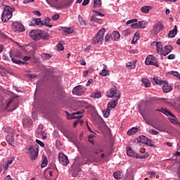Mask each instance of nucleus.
Instances as JSON below:
<instances>
[{
  "label": "nucleus",
  "instance_id": "44",
  "mask_svg": "<svg viewBox=\"0 0 180 180\" xmlns=\"http://www.w3.org/2000/svg\"><path fill=\"white\" fill-rule=\"evenodd\" d=\"M93 12H94V15H96V18H98V16H105V14H103L98 11L93 10Z\"/></svg>",
  "mask_w": 180,
  "mask_h": 180
},
{
  "label": "nucleus",
  "instance_id": "38",
  "mask_svg": "<svg viewBox=\"0 0 180 180\" xmlns=\"http://www.w3.org/2000/svg\"><path fill=\"white\" fill-rule=\"evenodd\" d=\"M139 38H140V34H139V32H136L131 41V44H134V43H136V41H137Z\"/></svg>",
  "mask_w": 180,
  "mask_h": 180
},
{
  "label": "nucleus",
  "instance_id": "43",
  "mask_svg": "<svg viewBox=\"0 0 180 180\" xmlns=\"http://www.w3.org/2000/svg\"><path fill=\"white\" fill-rule=\"evenodd\" d=\"M56 47H57L58 51H64V46L62 44H58Z\"/></svg>",
  "mask_w": 180,
  "mask_h": 180
},
{
  "label": "nucleus",
  "instance_id": "13",
  "mask_svg": "<svg viewBox=\"0 0 180 180\" xmlns=\"http://www.w3.org/2000/svg\"><path fill=\"white\" fill-rule=\"evenodd\" d=\"M67 117L69 120H72V119H81L84 115H82V112L81 111H78L77 112H73L72 114H68L67 112Z\"/></svg>",
  "mask_w": 180,
  "mask_h": 180
},
{
  "label": "nucleus",
  "instance_id": "46",
  "mask_svg": "<svg viewBox=\"0 0 180 180\" xmlns=\"http://www.w3.org/2000/svg\"><path fill=\"white\" fill-rule=\"evenodd\" d=\"M124 34L125 36H130L131 34V29H127L124 31Z\"/></svg>",
  "mask_w": 180,
  "mask_h": 180
},
{
  "label": "nucleus",
  "instance_id": "31",
  "mask_svg": "<svg viewBox=\"0 0 180 180\" xmlns=\"http://www.w3.org/2000/svg\"><path fill=\"white\" fill-rule=\"evenodd\" d=\"M33 22H34V25H37V26H44L43 21H41V18H34Z\"/></svg>",
  "mask_w": 180,
  "mask_h": 180
},
{
  "label": "nucleus",
  "instance_id": "47",
  "mask_svg": "<svg viewBox=\"0 0 180 180\" xmlns=\"http://www.w3.org/2000/svg\"><path fill=\"white\" fill-rule=\"evenodd\" d=\"M53 20H58L60 19V14L56 13L52 16Z\"/></svg>",
  "mask_w": 180,
  "mask_h": 180
},
{
  "label": "nucleus",
  "instance_id": "51",
  "mask_svg": "<svg viewBox=\"0 0 180 180\" xmlns=\"http://www.w3.org/2000/svg\"><path fill=\"white\" fill-rule=\"evenodd\" d=\"M146 144H148L150 147H154V144L151 143V140L148 139V141H146Z\"/></svg>",
  "mask_w": 180,
  "mask_h": 180
},
{
  "label": "nucleus",
  "instance_id": "10",
  "mask_svg": "<svg viewBox=\"0 0 180 180\" xmlns=\"http://www.w3.org/2000/svg\"><path fill=\"white\" fill-rule=\"evenodd\" d=\"M41 33V30H33L30 32L29 35L32 40H40Z\"/></svg>",
  "mask_w": 180,
  "mask_h": 180
},
{
  "label": "nucleus",
  "instance_id": "54",
  "mask_svg": "<svg viewBox=\"0 0 180 180\" xmlns=\"http://www.w3.org/2000/svg\"><path fill=\"white\" fill-rule=\"evenodd\" d=\"M89 4V0H84V1L82 2L83 6H86V5H88Z\"/></svg>",
  "mask_w": 180,
  "mask_h": 180
},
{
  "label": "nucleus",
  "instance_id": "59",
  "mask_svg": "<svg viewBox=\"0 0 180 180\" xmlns=\"http://www.w3.org/2000/svg\"><path fill=\"white\" fill-rule=\"evenodd\" d=\"M34 15H37V16H40L41 15V13H40V11H35L34 12Z\"/></svg>",
  "mask_w": 180,
  "mask_h": 180
},
{
  "label": "nucleus",
  "instance_id": "53",
  "mask_svg": "<svg viewBox=\"0 0 180 180\" xmlns=\"http://www.w3.org/2000/svg\"><path fill=\"white\" fill-rule=\"evenodd\" d=\"M150 134H158V131L155 129L150 130Z\"/></svg>",
  "mask_w": 180,
  "mask_h": 180
},
{
  "label": "nucleus",
  "instance_id": "41",
  "mask_svg": "<svg viewBox=\"0 0 180 180\" xmlns=\"http://www.w3.org/2000/svg\"><path fill=\"white\" fill-rule=\"evenodd\" d=\"M104 117H108L110 115V108H107L103 111Z\"/></svg>",
  "mask_w": 180,
  "mask_h": 180
},
{
  "label": "nucleus",
  "instance_id": "42",
  "mask_svg": "<svg viewBox=\"0 0 180 180\" xmlns=\"http://www.w3.org/2000/svg\"><path fill=\"white\" fill-rule=\"evenodd\" d=\"M79 20L82 26H86V22L84 20V19H82V17H81V15H79Z\"/></svg>",
  "mask_w": 180,
  "mask_h": 180
},
{
  "label": "nucleus",
  "instance_id": "6",
  "mask_svg": "<svg viewBox=\"0 0 180 180\" xmlns=\"http://www.w3.org/2000/svg\"><path fill=\"white\" fill-rule=\"evenodd\" d=\"M106 30L105 28L101 29L95 37L93 39V44H98V43H102L103 41V36L105 35Z\"/></svg>",
  "mask_w": 180,
  "mask_h": 180
},
{
  "label": "nucleus",
  "instance_id": "36",
  "mask_svg": "<svg viewBox=\"0 0 180 180\" xmlns=\"http://www.w3.org/2000/svg\"><path fill=\"white\" fill-rule=\"evenodd\" d=\"M94 8H101L102 6V0H94Z\"/></svg>",
  "mask_w": 180,
  "mask_h": 180
},
{
  "label": "nucleus",
  "instance_id": "20",
  "mask_svg": "<svg viewBox=\"0 0 180 180\" xmlns=\"http://www.w3.org/2000/svg\"><path fill=\"white\" fill-rule=\"evenodd\" d=\"M32 124L33 121H32V119L29 117H26L22 120V124L24 127H30V126Z\"/></svg>",
  "mask_w": 180,
  "mask_h": 180
},
{
  "label": "nucleus",
  "instance_id": "1",
  "mask_svg": "<svg viewBox=\"0 0 180 180\" xmlns=\"http://www.w3.org/2000/svg\"><path fill=\"white\" fill-rule=\"evenodd\" d=\"M151 46L153 47L155 46L156 51L158 54L160 56H168L171 51H172V46L171 45H166L162 47V44L161 42L153 41L151 43Z\"/></svg>",
  "mask_w": 180,
  "mask_h": 180
},
{
  "label": "nucleus",
  "instance_id": "35",
  "mask_svg": "<svg viewBox=\"0 0 180 180\" xmlns=\"http://www.w3.org/2000/svg\"><path fill=\"white\" fill-rule=\"evenodd\" d=\"M40 36L41 39H44V40H49V39H50L49 34L43 30H41V34Z\"/></svg>",
  "mask_w": 180,
  "mask_h": 180
},
{
  "label": "nucleus",
  "instance_id": "23",
  "mask_svg": "<svg viewBox=\"0 0 180 180\" xmlns=\"http://www.w3.org/2000/svg\"><path fill=\"white\" fill-rule=\"evenodd\" d=\"M127 154L129 157H134V158H136V153H134L133 149H131V147L129 146L127 148Z\"/></svg>",
  "mask_w": 180,
  "mask_h": 180
},
{
  "label": "nucleus",
  "instance_id": "17",
  "mask_svg": "<svg viewBox=\"0 0 180 180\" xmlns=\"http://www.w3.org/2000/svg\"><path fill=\"white\" fill-rule=\"evenodd\" d=\"M162 85V91L165 94H168V92H171V91H172V86H169L168 82L165 81Z\"/></svg>",
  "mask_w": 180,
  "mask_h": 180
},
{
  "label": "nucleus",
  "instance_id": "18",
  "mask_svg": "<svg viewBox=\"0 0 180 180\" xmlns=\"http://www.w3.org/2000/svg\"><path fill=\"white\" fill-rule=\"evenodd\" d=\"M118 101L119 100L115 98L114 100L109 101L107 108L109 109H115L116 106H117Z\"/></svg>",
  "mask_w": 180,
  "mask_h": 180
},
{
  "label": "nucleus",
  "instance_id": "11",
  "mask_svg": "<svg viewBox=\"0 0 180 180\" xmlns=\"http://www.w3.org/2000/svg\"><path fill=\"white\" fill-rule=\"evenodd\" d=\"M132 29H146L147 27V22L143 20L131 25Z\"/></svg>",
  "mask_w": 180,
  "mask_h": 180
},
{
  "label": "nucleus",
  "instance_id": "64",
  "mask_svg": "<svg viewBox=\"0 0 180 180\" xmlns=\"http://www.w3.org/2000/svg\"><path fill=\"white\" fill-rule=\"evenodd\" d=\"M174 155H175V157H180V152H176L175 153H174Z\"/></svg>",
  "mask_w": 180,
  "mask_h": 180
},
{
  "label": "nucleus",
  "instance_id": "25",
  "mask_svg": "<svg viewBox=\"0 0 180 180\" xmlns=\"http://www.w3.org/2000/svg\"><path fill=\"white\" fill-rule=\"evenodd\" d=\"M49 164V160H47V156L46 155H42V162L41 164V168H46L47 167V165Z\"/></svg>",
  "mask_w": 180,
  "mask_h": 180
},
{
  "label": "nucleus",
  "instance_id": "56",
  "mask_svg": "<svg viewBox=\"0 0 180 180\" xmlns=\"http://www.w3.org/2000/svg\"><path fill=\"white\" fill-rule=\"evenodd\" d=\"M27 77L31 79L36 78V74H28Z\"/></svg>",
  "mask_w": 180,
  "mask_h": 180
},
{
  "label": "nucleus",
  "instance_id": "60",
  "mask_svg": "<svg viewBox=\"0 0 180 180\" xmlns=\"http://www.w3.org/2000/svg\"><path fill=\"white\" fill-rule=\"evenodd\" d=\"M152 127L155 129L156 130H159V131H161V129H160V127L155 125V124H152Z\"/></svg>",
  "mask_w": 180,
  "mask_h": 180
},
{
  "label": "nucleus",
  "instance_id": "24",
  "mask_svg": "<svg viewBox=\"0 0 180 180\" xmlns=\"http://www.w3.org/2000/svg\"><path fill=\"white\" fill-rule=\"evenodd\" d=\"M6 140L10 146H13L15 144V139H13V135L12 134L7 136Z\"/></svg>",
  "mask_w": 180,
  "mask_h": 180
},
{
  "label": "nucleus",
  "instance_id": "48",
  "mask_svg": "<svg viewBox=\"0 0 180 180\" xmlns=\"http://www.w3.org/2000/svg\"><path fill=\"white\" fill-rule=\"evenodd\" d=\"M110 39H112V35L110 34H106L105 37V43H108V41H109L110 40Z\"/></svg>",
  "mask_w": 180,
  "mask_h": 180
},
{
  "label": "nucleus",
  "instance_id": "29",
  "mask_svg": "<svg viewBox=\"0 0 180 180\" xmlns=\"http://www.w3.org/2000/svg\"><path fill=\"white\" fill-rule=\"evenodd\" d=\"M137 141H139V143H143V144H146L148 139H147V137L142 135L138 137Z\"/></svg>",
  "mask_w": 180,
  "mask_h": 180
},
{
  "label": "nucleus",
  "instance_id": "28",
  "mask_svg": "<svg viewBox=\"0 0 180 180\" xmlns=\"http://www.w3.org/2000/svg\"><path fill=\"white\" fill-rule=\"evenodd\" d=\"M113 175L115 179H122L123 178V172H115Z\"/></svg>",
  "mask_w": 180,
  "mask_h": 180
},
{
  "label": "nucleus",
  "instance_id": "34",
  "mask_svg": "<svg viewBox=\"0 0 180 180\" xmlns=\"http://www.w3.org/2000/svg\"><path fill=\"white\" fill-rule=\"evenodd\" d=\"M151 9V6H145L141 7V11L143 13H148Z\"/></svg>",
  "mask_w": 180,
  "mask_h": 180
},
{
  "label": "nucleus",
  "instance_id": "45",
  "mask_svg": "<svg viewBox=\"0 0 180 180\" xmlns=\"http://www.w3.org/2000/svg\"><path fill=\"white\" fill-rule=\"evenodd\" d=\"M137 19H132V20H129L127 21L126 25H133V23H136Z\"/></svg>",
  "mask_w": 180,
  "mask_h": 180
},
{
  "label": "nucleus",
  "instance_id": "3",
  "mask_svg": "<svg viewBox=\"0 0 180 180\" xmlns=\"http://www.w3.org/2000/svg\"><path fill=\"white\" fill-rule=\"evenodd\" d=\"M28 150L30 153V160L31 161H34V160H37V157H39V145H32L29 147Z\"/></svg>",
  "mask_w": 180,
  "mask_h": 180
},
{
  "label": "nucleus",
  "instance_id": "37",
  "mask_svg": "<svg viewBox=\"0 0 180 180\" xmlns=\"http://www.w3.org/2000/svg\"><path fill=\"white\" fill-rule=\"evenodd\" d=\"M102 96L100 91H96L91 94V98H99Z\"/></svg>",
  "mask_w": 180,
  "mask_h": 180
},
{
  "label": "nucleus",
  "instance_id": "50",
  "mask_svg": "<svg viewBox=\"0 0 180 180\" xmlns=\"http://www.w3.org/2000/svg\"><path fill=\"white\" fill-rule=\"evenodd\" d=\"M42 57H44L46 60H49V58H51V56L49 53H44Z\"/></svg>",
  "mask_w": 180,
  "mask_h": 180
},
{
  "label": "nucleus",
  "instance_id": "21",
  "mask_svg": "<svg viewBox=\"0 0 180 180\" xmlns=\"http://www.w3.org/2000/svg\"><path fill=\"white\" fill-rule=\"evenodd\" d=\"M177 33H178V26L175 25L174 29L169 32L168 37L170 38L175 37Z\"/></svg>",
  "mask_w": 180,
  "mask_h": 180
},
{
  "label": "nucleus",
  "instance_id": "39",
  "mask_svg": "<svg viewBox=\"0 0 180 180\" xmlns=\"http://www.w3.org/2000/svg\"><path fill=\"white\" fill-rule=\"evenodd\" d=\"M153 81L157 85H162L164 84V82H165V81H162L157 77H154Z\"/></svg>",
  "mask_w": 180,
  "mask_h": 180
},
{
  "label": "nucleus",
  "instance_id": "30",
  "mask_svg": "<svg viewBox=\"0 0 180 180\" xmlns=\"http://www.w3.org/2000/svg\"><path fill=\"white\" fill-rule=\"evenodd\" d=\"M50 18L47 17L45 18V20L43 21V25L44 26H47V27H53V25H51V23H50Z\"/></svg>",
  "mask_w": 180,
  "mask_h": 180
},
{
  "label": "nucleus",
  "instance_id": "8",
  "mask_svg": "<svg viewBox=\"0 0 180 180\" xmlns=\"http://www.w3.org/2000/svg\"><path fill=\"white\" fill-rule=\"evenodd\" d=\"M58 160L60 164L63 165L64 167H67L70 164V160H68V157L65 155L63 152H60L58 153Z\"/></svg>",
  "mask_w": 180,
  "mask_h": 180
},
{
  "label": "nucleus",
  "instance_id": "27",
  "mask_svg": "<svg viewBox=\"0 0 180 180\" xmlns=\"http://www.w3.org/2000/svg\"><path fill=\"white\" fill-rule=\"evenodd\" d=\"M139 131V128L137 127H132L131 129L128 130L127 135L128 136H133L136 134Z\"/></svg>",
  "mask_w": 180,
  "mask_h": 180
},
{
  "label": "nucleus",
  "instance_id": "14",
  "mask_svg": "<svg viewBox=\"0 0 180 180\" xmlns=\"http://www.w3.org/2000/svg\"><path fill=\"white\" fill-rule=\"evenodd\" d=\"M148 153L146 152L144 149H141L139 153H136L135 158L136 159H146L148 158Z\"/></svg>",
  "mask_w": 180,
  "mask_h": 180
},
{
  "label": "nucleus",
  "instance_id": "15",
  "mask_svg": "<svg viewBox=\"0 0 180 180\" xmlns=\"http://www.w3.org/2000/svg\"><path fill=\"white\" fill-rule=\"evenodd\" d=\"M164 27H165V26H164V25H162V23L158 22L153 27L152 32H153V33H155V34H157V33H160V32H161V30H162V29H164Z\"/></svg>",
  "mask_w": 180,
  "mask_h": 180
},
{
  "label": "nucleus",
  "instance_id": "40",
  "mask_svg": "<svg viewBox=\"0 0 180 180\" xmlns=\"http://www.w3.org/2000/svg\"><path fill=\"white\" fill-rule=\"evenodd\" d=\"M99 75H101V77H106V76L109 75V70H102L99 72Z\"/></svg>",
  "mask_w": 180,
  "mask_h": 180
},
{
  "label": "nucleus",
  "instance_id": "26",
  "mask_svg": "<svg viewBox=\"0 0 180 180\" xmlns=\"http://www.w3.org/2000/svg\"><path fill=\"white\" fill-rule=\"evenodd\" d=\"M141 82L143 84L146 88H150V86H151V82H150L148 79L142 78Z\"/></svg>",
  "mask_w": 180,
  "mask_h": 180
},
{
  "label": "nucleus",
  "instance_id": "62",
  "mask_svg": "<svg viewBox=\"0 0 180 180\" xmlns=\"http://www.w3.org/2000/svg\"><path fill=\"white\" fill-rule=\"evenodd\" d=\"M22 60H23L24 61H29V60H30V57H29V56H24V57L22 58Z\"/></svg>",
  "mask_w": 180,
  "mask_h": 180
},
{
  "label": "nucleus",
  "instance_id": "63",
  "mask_svg": "<svg viewBox=\"0 0 180 180\" xmlns=\"http://www.w3.org/2000/svg\"><path fill=\"white\" fill-rule=\"evenodd\" d=\"M4 180H13V179H12V177H11V175H8Z\"/></svg>",
  "mask_w": 180,
  "mask_h": 180
},
{
  "label": "nucleus",
  "instance_id": "19",
  "mask_svg": "<svg viewBox=\"0 0 180 180\" xmlns=\"http://www.w3.org/2000/svg\"><path fill=\"white\" fill-rule=\"evenodd\" d=\"M62 33L67 36V34H71V33H74V30L71 27H62Z\"/></svg>",
  "mask_w": 180,
  "mask_h": 180
},
{
  "label": "nucleus",
  "instance_id": "16",
  "mask_svg": "<svg viewBox=\"0 0 180 180\" xmlns=\"http://www.w3.org/2000/svg\"><path fill=\"white\" fill-rule=\"evenodd\" d=\"M73 95H77V96H81L84 94V90L82 89V86H77L75 87L72 90Z\"/></svg>",
  "mask_w": 180,
  "mask_h": 180
},
{
  "label": "nucleus",
  "instance_id": "57",
  "mask_svg": "<svg viewBox=\"0 0 180 180\" xmlns=\"http://www.w3.org/2000/svg\"><path fill=\"white\" fill-rule=\"evenodd\" d=\"M3 167L4 169H8L9 168V165L6 162L5 163H4Z\"/></svg>",
  "mask_w": 180,
  "mask_h": 180
},
{
  "label": "nucleus",
  "instance_id": "49",
  "mask_svg": "<svg viewBox=\"0 0 180 180\" xmlns=\"http://www.w3.org/2000/svg\"><path fill=\"white\" fill-rule=\"evenodd\" d=\"M36 143L39 144L41 147H44V143L39 139H36Z\"/></svg>",
  "mask_w": 180,
  "mask_h": 180
},
{
  "label": "nucleus",
  "instance_id": "58",
  "mask_svg": "<svg viewBox=\"0 0 180 180\" xmlns=\"http://www.w3.org/2000/svg\"><path fill=\"white\" fill-rule=\"evenodd\" d=\"M34 0H25L23 1V4H32V2H34Z\"/></svg>",
  "mask_w": 180,
  "mask_h": 180
},
{
  "label": "nucleus",
  "instance_id": "12",
  "mask_svg": "<svg viewBox=\"0 0 180 180\" xmlns=\"http://www.w3.org/2000/svg\"><path fill=\"white\" fill-rule=\"evenodd\" d=\"M12 29L14 32H25V27L19 22H15L12 24Z\"/></svg>",
  "mask_w": 180,
  "mask_h": 180
},
{
  "label": "nucleus",
  "instance_id": "22",
  "mask_svg": "<svg viewBox=\"0 0 180 180\" xmlns=\"http://www.w3.org/2000/svg\"><path fill=\"white\" fill-rule=\"evenodd\" d=\"M111 39L112 40H114V41H117V40L120 39V33H119L117 31H114L111 34Z\"/></svg>",
  "mask_w": 180,
  "mask_h": 180
},
{
  "label": "nucleus",
  "instance_id": "55",
  "mask_svg": "<svg viewBox=\"0 0 180 180\" xmlns=\"http://www.w3.org/2000/svg\"><path fill=\"white\" fill-rule=\"evenodd\" d=\"M174 58H175V54H170L168 56L169 60H174Z\"/></svg>",
  "mask_w": 180,
  "mask_h": 180
},
{
  "label": "nucleus",
  "instance_id": "2",
  "mask_svg": "<svg viewBox=\"0 0 180 180\" xmlns=\"http://www.w3.org/2000/svg\"><path fill=\"white\" fill-rule=\"evenodd\" d=\"M13 12V8L6 6L4 8V11L1 15L2 22H8L11 18H12V13Z\"/></svg>",
  "mask_w": 180,
  "mask_h": 180
},
{
  "label": "nucleus",
  "instance_id": "33",
  "mask_svg": "<svg viewBox=\"0 0 180 180\" xmlns=\"http://www.w3.org/2000/svg\"><path fill=\"white\" fill-rule=\"evenodd\" d=\"M127 68H129V70H134V68H136V62L133 61V62H129L127 63Z\"/></svg>",
  "mask_w": 180,
  "mask_h": 180
},
{
  "label": "nucleus",
  "instance_id": "5",
  "mask_svg": "<svg viewBox=\"0 0 180 180\" xmlns=\"http://www.w3.org/2000/svg\"><path fill=\"white\" fill-rule=\"evenodd\" d=\"M108 98H113L119 101L120 99V91L116 87H112L107 91Z\"/></svg>",
  "mask_w": 180,
  "mask_h": 180
},
{
  "label": "nucleus",
  "instance_id": "32",
  "mask_svg": "<svg viewBox=\"0 0 180 180\" xmlns=\"http://www.w3.org/2000/svg\"><path fill=\"white\" fill-rule=\"evenodd\" d=\"M91 20H93V22H96L97 23H99L100 25H102L103 20L101 18H98V17H96V15H93L91 17Z\"/></svg>",
  "mask_w": 180,
  "mask_h": 180
},
{
  "label": "nucleus",
  "instance_id": "7",
  "mask_svg": "<svg viewBox=\"0 0 180 180\" xmlns=\"http://www.w3.org/2000/svg\"><path fill=\"white\" fill-rule=\"evenodd\" d=\"M145 64L146 65H155V67H160V65H158V60H157V58L153 55L147 56Z\"/></svg>",
  "mask_w": 180,
  "mask_h": 180
},
{
  "label": "nucleus",
  "instance_id": "4",
  "mask_svg": "<svg viewBox=\"0 0 180 180\" xmlns=\"http://www.w3.org/2000/svg\"><path fill=\"white\" fill-rule=\"evenodd\" d=\"M10 57L11 58V61L14 63V64H19V63H20V60H17V58H20L22 57V53H20V51L18 49L11 51Z\"/></svg>",
  "mask_w": 180,
  "mask_h": 180
},
{
  "label": "nucleus",
  "instance_id": "61",
  "mask_svg": "<svg viewBox=\"0 0 180 180\" xmlns=\"http://www.w3.org/2000/svg\"><path fill=\"white\" fill-rule=\"evenodd\" d=\"M80 122H81V121H79V120L75 121V122H74V124H73L74 127H77V126H78V124H79Z\"/></svg>",
  "mask_w": 180,
  "mask_h": 180
},
{
  "label": "nucleus",
  "instance_id": "9",
  "mask_svg": "<svg viewBox=\"0 0 180 180\" xmlns=\"http://www.w3.org/2000/svg\"><path fill=\"white\" fill-rule=\"evenodd\" d=\"M19 106V102L17 98H12L9 101L6 106V109H9L10 110H15Z\"/></svg>",
  "mask_w": 180,
  "mask_h": 180
},
{
  "label": "nucleus",
  "instance_id": "52",
  "mask_svg": "<svg viewBox=\"0 0 180 180\" xmlns=\"http://www.w3.org/2000/svg\"><path fill=\"white\" fill-rule=\"evenodd\" d=\"M89 141L91 143V144H94V136H89Z\"/></svg>",
  "mask_w": 180,
  "mask_h": 180
}]
</instances>
